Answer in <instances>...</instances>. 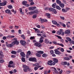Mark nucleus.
<instances>
[{"mask_svg":"<svg viewBox=\"0 0 74 74\" xmlns=\"http://www.w3.org/2000/svg\"><path fill=\"white\" fill-rule=\"evenodd\" d=\"M13 42H12L11 44H8V42H6V45L7 47H10V48H11L14 46L15 44H16V45H18L19 44V42L17 40V38H14L13 39Z\"/></svg>","mask_w":74,"mask_h":74,"instance_id":"obj_1","label":"nucleus"},{"mask_svg":"<svg viewBox=\"0 0 74 74\" xmlns=\"http://www.w3.org/2000/svg\"><path fill=\"white\" fill-rule=\"evenodd\" d=\"M1 1L0 0V6H5L7 5V1L5 0H4L3 2L1 3Z\"/></svg>","mask_w":74,"mask_h":74,"instance_id":"obj_2","label":"nucleus"},{"mask_svg":"<svg viewBox=\"0 0 74 74\" xmlns=\"http://www.w3.org/2000/svg\"><path fill=\"white\" fill-rule=\"evenodd\" d=\"M14 64V62L12 61H10L9 62V64L8 65V67H10V68H11V67H15V65H14L12 66L10 65V64Z\"/></svg>","mask_w":74,"mask_h":74,"instance_id":"obj_3","label":"nucleus"},{"mask_svg":"<svg viewBox=\"0 0 74 74\" xmlns=\"http://www.w3.org/2000/svg\"><path fill=\"white\" fill-rule=\"evenodd\" d=\"M23 68L24 69H23L24 71V72H27V69H28V66L25 65H24L23 66Z\"/></svg>","mask_w":74,"mask_h":74,"instance_id":"obj_4","label":"nucleus"},{"mask_svg":"<svg viewBox=\"0 0 74 74\" xmlns=\"http://www.w3.org/2000/svg\"><path fill=\"white\" fill-rule=\"evenodd\" d=\"M49 11H50L53 12L54 14H56L57 13V11H56V10L55 9H54L53 8H49Z\"/></svg>","mask_w":74,"mask_h":74,"instance_id":"obj_5","label":"nucleus"},{"mask_svg":"<svg viewBox=\"0 0 74 74\" xmlns=\"http://www.w3.org/2000/svg\"><path fill=\"white\" fill-rule=\"evenodd\" d=\"M29 61H31L32 62H36L37 59L35 58H30L29 59Z\"/></svg>","mask_w":74,"mask_h":74,"instance_id":"obj_6","label":"nucleus"},{"mask_svg":"<svg viewBox=\"0 0 74 74\" xmlns=\"http://www.w3.org/2000/svg\"><path fill=\"white\" fill-rule=\"evenodd\" d=\"M34 45L38 47H42V45L40 43H38L37 42H36L34 43Z\"/></svg>","mask_w":74,"mask_h":74,"instance_id":"obj_7","label":"nucleus"},{"mask_svg":"<svg viewBox=\"0 0 74 74\" xmlns=\"http://www.w3.org/2000/svg\"><path fill=\"white\" fill-rule=\"evenodd\" d=\"M55 53L56 55H61V53L59 51L58 49H56L54 50Z\"/></svg>","mask_w":74,"mask_h":74,"instance_id":"obj_8","label":"nucleus"},{"mask_svg":"<svg viewBox=\"0 0 74 74\" xmlns=\"http://www.w3.org/2000/svg\"><path fill=\"white\" fill-rule=\"evenodd\" d=\"M20 43L23 46H24L26 45V42L25 41H23V40H21L20 41Z\"/></svg>","mask_w":74,"mask_h":74,"instance_id":"obj_9","label":"nucleus"},{"mask_svg":"<svg viewBox=\"0 0 74 74\" xmlns=\"http://www.w3.org/2000/svg\"><path fill=\"white\" fill-rule=\"evenodd\" d=\"M5 12L6 13L8 14H10V15H11L12 13L11 12V10L9 9H7L5 10Z\"/></svg>","mask_w":74,"mask_h":74,"instance_id":"obj_10","label":"nucleus"},{"mask_svg":"<svg viewBox=\"0 0 74 74\" xmlns=\"http://www.w3.org/2000/svg\"><path fill=\"white\" fill-rule=\"evenodd\" d=\"M53 61L52 60H50V61H49L47 64L48 65H49V66H52V62Z\"/></svg>","mask_w":74,"mask_h":74,"instance_id":"obj_11","label":"nucleus"},{"mask_svg":"<svg viewBox=\"0 0 74 74\" xmlns=\"http://www.w3.org/2000/svg\"><path fill=\"white\" fill-rule=\"evenodd\" d=\"M64 33L66 34H70V31L69 29L67 30Z\"/></svg>","mask_w":74,"mask_h":74,"instance_id":"obj_12","label":"nucleus"},{"mask_svg":"<svg viewBox=\"0 0 74 74\" xmlns=\"http://www.w3.org/2000/svg\"><path fill=\"white\" fill-rule=\"evenodd\" d=\"M36 7L34 6L33 7H29V10H34V9H36Z\"/></svg>","mask_w":74,"mask_h":74,"instance_id":"obj_13","label":"nucleus"},{"mask_svg":"<svg viewBox=\"0 0 74 74\" xmlns=\"http://www.w3.org/2000/svg\"><path fill=\"white\" fill-rule=\"evenodd\" d=\"M53 61L54 62L56 63H58V60L56 58H53Z\"/></svg>","mask_w":74,"mask_h":74,"instance_id":"obj_14","label":"nucleus"},{"mask_svg":"<svg viewBox=\"0 0 74 74\" xmlns=\"http://www.w3.org/2000/svg\"><path fill=\"white\" fill-rule=\"evenodd\" d=\"M60 31L61 32V35L62 36H63L64 35V33L63 31V29H60Z\"/></svg>","mask_w":74,"mask_h":74,"instance_id":"obj_15","label":"nucleus"},{"mask_svg":"<svg viewBox=\"0 0 74 74\" xmlns=\"http://www.w3.org/2000/svg\"><path fill=\"white\" fill-rule=\"evenodd\" d=\"M20 55L22 57H25V54L23 52H21L20 53Z\"/></svg>","mask_w":74,"mask_h":74,"instance_id":"obj_16","label":"nucleus"},{"mask_svg":"<svg viewBox=\"0 0 74 74\" xmlns=\"http://www.w3.org/2000/svg\"><path fill=\"white\" fill-rule=\"evenodd\" d=\"M41 67V66H35L34 68V70H35V71H36V70H38V69L39 68V67Z\"/></svg>","mask_w":74,"mask_h":74,"instance_id":"obj_17","label":"nucleus"},{"mask_svg":"<svg viewBox=\"0 0 74 74\" xmlns=\"http://www.w3.org/2000/svg\"><path fill=\"white\" fill-rule=\"evenodd\" d=\"M61 64L62 65H67V62H62Z\"/></svg>","mask_w":74,"mask_h":74,"instance_id":"obj_18","label":"nucleus"},{"mask_svg":"<svg viewBox=\"0 0 74 74\" xmlns=\"http://www.w3.org/2000/svg\"><path fill=\"white\" fill-rule=\"evenodd\" d=\"M45 16H47L48 18H51V14L48 13H46L45 14Z\"/></svg>","mask_w":74,"mask_h":74,"instance_id":"obj_19","label":"nucleus"},{"mask_svg":"<svg viewBox=\"0 0 74 74\" xmlns=\"http://www.w3.org/2000/svg\"><path fill=\"white\" fill-rule=\"evenodd\" d=\"M59 5L61 8H64V4L63 3H60L59 4Z\"/></svg>","mask_w":74,"mask_h":74,"instance_id":"obj_20","label":"nucleus"},{"mask_svg":"<svg viewBox=\"0 0 74 74\" xmlns=\"http://www.w3.org/2000/svg\"><path fill=\"white\" fill-rule=\"evenodd\" d=\"M34 12V14H38V11L37 10H35L34 11H33Z\"/></svg>","mask_w":74,"mask_h":74,"instance_id":"obj_21","label":"nucleus"},{"mask_svg":"<svg viewBox=\"0 0 74 74\" xmlns=\"http://www.w3.org/2000/svg\"><path fill=\"white\" fill-rule=\"evenodd\" d=\"M27 3V1H23L22 2V4H23V5H26Z\"/></svg>","mask_w":74,"mask_h":74,"instance_id":"obj_22","label":"nucleus"},{"mask_svg":"<svg viewBox=\"0 0 74 74\" xmlns=\"http://www.w3.org/2000/svg\"><path fill=\"white\" fill-rule=\"evenodd\" d=\"M52 7H53V8H55L56 6V4L55 3H53L52 4Z\"/></svg>","mask_w":74,"mask_h":74,"instance_id":"obj_23","label":"nucleus"},{"mask_svg":"<svg viewBox=\"0 0 74 74\" xmlns=\"http://www.w3.org/2000/svg\"><path fill=\"white\" fill-rule=\"evenodd\" d=\"M19 10L21 12V14H24V12H22V9L20 8Z\"/></svg>","mask_w":74,"mask_h":74,"instance_id":"obj_24","label":"nucleus"},{"mask_svg":"<svg viewBox=\"0 0 74 74\" xmlns=\"http://www.w3.org/2000/svg\"><path fill=\"white\" fill-rule=\"evenodd\" d=\"M52 69H54V70H55V72L56 73H58V71H57V70H56V68H55L53 67H52Z\"/></svg>","mask_w":74,"mask_h":74,"instance_id":"obj_25","label":"nucleus"},{"mask_svg":"<svg viewBox=\"0 0 74 74\" xmlns=\"http://www.w3.org/2000/svg\"><path fill=\"white\" fill-rule=\"evenodd\" d=\"M56 3L57 4H61V1H60L59 0H56Z\"/></svg>","mask_w":74,"mask_h":74,"instance_id":"obj_26","label":"nucleus"},{"mask_svg":"<svg viewBox=\"0 0 74 74\" xmlns=\"http://www.w3.org/2000/svg\"><path fill=\"white\" fill-rule=\"evenodd\" d=\"M64 58L65 60H70V58L68 57H64Z\"/></svg>","mask_w":74,"mask_h":74,"instance_id":"obj_27","label":"nucleus"},{"mask_svg":"<svg viewBox=\"0 0 74 74\" xmlns=\"http://www.w3.org/2000/svg\"><path fill=\"white\" fill-rule=\"evenodd\" d=\"M40 21L41 23H43V22H44V19H42L41 18H40Z\"/></svg>","mask_w":74,"mask_h":74,"instance_id":"obj_28","label":"nucleus"},{"mask_svg":"<svg viewBox=\"0 0 74 74\" xmlns=\"http://www.w3.org/2000/svg\"><path fill=\"white\" fill-rule=\"evenodd\" d=\"M56 9H57V10H61V8H60V7L58 5L56 6Z\"/></svg>","mask_w":74,"mask_h":74,"instance_id":"obj_29","label":"nucleus"},{"mask_svg":"<svg viewBox=\"0 0 74 74\" xmlns=\"http://www.w3.org/2000/svg\"><path fill=\"white\" fill-rule=\"evenodd\" d=\"M11 53L12 54H14V55H16V52L14 51H12L11 52Z\"/></svg>","mask_w":74,"mask_h":74,"instance_id":"obj_30","label":"nucleus"},{"mask_svg":"<svg viewBox=\"0 0 74 74\" xmlns=\"http://www.w3.org/2000/svg\"><path fill=\"white\" fill-rule=\"evenodd\" d=\"M43 42H44V40L40 39V40L39 41V42H40V43H42Z\"/></svg>","mask_w":74,"mask_h":74,"instance_id":"obj_31","label":"nucleus"},{"mask_svg":"<svg viewBox=\"0 0 74 74\" xmlns=\"http://www.w3.org/2000/svg\"><path fill=\"white\" fill-rule=\"evenodd\" d=\"M34 30H35V32H36V31H37V32L38 33H40V31L39 30H38V29H36L35 28H34Z\"/></svg>","mask_w":74,"mask_h":74,"instance_id":"obj_32","label":"nucleus"},{"mask_svg":"<svg viewBox=\"0 0 74 74\" xmlns=\"http://www.w3.org/2000/svg\"><path fill=\"white\" fill-rule=\"evenodd\" d=\"M66 38L67 40L69 41H71V39L70 38H69V37H67Z\"/></svg>","mask_w":74,"mask_h":74,"instance_id":"obj_33","label":"nucleus"},{"mask_svg":"<svg viewBox=\"0 0 74 74\" xmlns=\"http://www.w3.org/2000/svg\"><path fill=\"white\" fill-rule=\"evenodd\" d=\"M38 53L40 54H43L44 53V52L42 51H38Z\"/></svg>","mask_w":74,"mask_h":74,"instance_id":"obj_34","label":"nucleus"},{"mask_svg":"<svg viewBox=\"0 0 74 74\" xmlns=\"http://www.w3.org/2000/svg\"><path fill=\"white\" fill-rule=\"evenodd\" d=\"M30 54H31V52H30V51H27V55H30Z\"/></svg>","mask_w":74,"mask_h":74,"instance_id":"obj_35","label":"nucleus"},{"mask_svg":"<svg viewBox=\"0 0 74 74\" xmlns=\"http://www.w3.org/2000/svg\"><path fill=\"white\" fill-rule=\"evenodd\" d=\"M22 61L23 62H25V58H21Z\"/></svg>","mask_w":74,"mask_h":74,"instance_id":"obj_36","label":"nucleus"},{"mask_svg":"<svg viewBox=\"0 0 74 74\" xmlns=\"http://www.w3.org/2000/svg\"><path fill=\"white\" fill-rule=\"evenodd\" d=\"M52 22L54 25H56L57 24V22L55 21H52Z\"/></svg>","mask_w":74,"mask_h":74,"instance_id":"obj_37","label":"nucleus"},{"mask_svg":"<svg viewBox=\"0 0 74 74\" xmlns=\"http://www.w3.org/2000/svg\"><path fill=\"white\" fill-rule=\"evenodd\" d=\"M0 56H1V57L0 58V59H3V57H4V55L3 54H1V53H0Z\"/></svg>","mask_w":74,"mask_h":74,"instance_id":"obj_38","label":"nucleus"},{"mask_svg":"<svg viewBox=\"0 0 74 74\" xmlns=\"http://www.w3.org/2000/svg\"><path fill=\"white\" fill-rule=\"evenodd\" d=\"M21 37L24 40H25V35H22Z\"/></svg>","mask_w":74,"mask_h":74,"instance_id":"obj_39","label":"nucleus"},{"mask_svg":"<svg viewBox=\"0 0 74 74\" xmlns=\"http://www.w3.org/2000/svg\"><path fill=\"white\" fill-rule=\"evenodd\" d=\"M62 11L63 12H67V10H65V9L64 8H63L62 9Z\"/></svg>","mask_w":74,"mask_h":74,"instance_id":"obj_40","label":"nucleus"},{"mask_svg":"<svg viewBox=\"0 0 74 74\" xmlns=\"http://www.w3.org/2000/svg\"><path fill=\"white\" fill-rule=\"evenodd\" d=\"M8 8L9 9H11V8H12V6L11 5H9L8 6Z\"/></svg>","mask_w":74,"mask_h":74,"instance_id":"obj_41","label":"nucleus"},{"mask_svg":"<svg viewBox=\"0 0 74 74\" xmlns=\"http://www.w3.org/2000/svg\"><path fill=\"white\" fill-rule=\"evenodd\" d=\"M61 32L60 31H58L57 32V34H58L59 35H60L61 34Z\"/></svg>","mask_w":74,"mask_h":74,"instance_id":"obj_42","label":"nucleus"},{"mask_svg":"<svg viewBox=\"0 0 74 74\" xmlns=\"http://www.w3.org/2000/svg\"><path fill=\"white\" fill-rule=\"evenodd\" d=\"M56 37H58V39H62V37L60 36H59L58 35H55Z\"/></svg>","mask_w":74,"mask_h":74,"instance_id":"obj_43","label":"nucleus"},{"mask_svg":"<svg viewBox=\"0 0 74 74\" xmlns=\"http://www.w3.org/2000/svg\"><path fill=\"white\" fill-rule=\"evenodd\" d=\"M58 45H60V46H61L62 47H64V45L63 44H59L58 43Z\"/></svg>","mask_w":74,"mask_h":74,"instance_id":"obj_44","label":"nucleus"},{"mask_svg":"<svg viewBox=\"0 0 74 74\" xmlns=\"http://www.w3.org/2000/svg\"><path fill=\"white\" fill-rule=\"evenodd\" d=\"M29 15H33V14H34V12H29Z\"/></svg>","mask_w":74,"mask_h":74,"instance_id":"obj_45","label":"nucleus"},{"mask_svg":"<svg viewBox=\"0 0 74 74\" xmlns=\"http://www.w3.org/2000/svg\"><path fill=\"white\" fill-rule=\"evenodd\" d=\"M45 43H46V44H48V43H49V41L47 42V41H48V40H47V39H45Z\"/></svg>","mask_w":74,"mask_h":74,"instance_id":"obj_46","label":"nucleus"},{"mask_svg":"<svg viewBox=\"0 0 74 74\" xmlns=\"http://www.w3.org/2000/svg\"><path fill=\"white\" fill-rule=\"evenodd\" d=\"M42 56L43 57H47V55L45 53H44L42 55Z\"/></svg>","mask_w":74,"mask_h":74,"instance_id":"obj_47","label":"nucleus"},{"mask_svg":"<svg viewBox=\"0 0 74 74\" xmlns=\"http://www.w3.org/2000/svg\"><path fill=\"white\" fill-rule=\"evenodd\" d=\"M60 51H61V52H64V49H63V48H61L60 49Z\"/></svg>","mask_w":74,"mask_h":74,"instance_id":"obj_48","label":"nucleus"},{"mask_svg":"<svg viewBox=\"0 0 74 74\" xmlns=\"http://www.w3.org/2000/svg\"><path fill=\"white\" fill-rule=\"evenodd\" d=\"M22 52V50L21 49H19L17 51V53H20Z\"/></svg>","mask_w":74,"mask_h":74,"instance_id":"obj_49","label":"nucleus"},{"mask_svg":"<svg viewBox=\"0 0 74 74\" xmlns=\"http://www.w3.org/2000/svg\"><path fill=\"white\" fill-rule=\"evenodd\" d=\"M50 52L51 53V55L53 54V53H54V52H53V50H51L50 51Z\"/></svg>","mask_w":74,"mask_h":74,"instance_id":"obj_50","label":"nucleus"},{"mask_svg":"<svg viewBox=\"0 0 74 74\" xmlns=\"http://www.w3.org/2000/svg\"><path fill=\"white\" fill-rule=\"evenodd\" d=\"M36 56L37 57H41V55L40 54L37 53L36 54Z\"/></svg>","mask_w":74,"mask_h":74,"instance_id":"obj_51","label":"nucleus"},{"mask_svg":"<svg viewBox=\"0 0 74 74\" xmlns=\"http://www.w3.org/2000/svg\"><path fill=\"white\" fill-rule=\"evenodd\" d=\"M27 70L29 71V72H31V71H32V69H30L29 68V66H28V68Z\"/></svg>","mask_w":74,"mask_h":74,"instance_id":"obj_52","label":"nucleus"},{"mask_svg":"<svg viewBox=\"0 0 74 74\" xmlns=\"http://www.w3.org/2000/svg\"><path fill=\"white\" fill-rule=\"evenodd\" d=\"M34 2H32L30 3V5H34Z\"/></svg>","mask_w":74,"mask_h":74,"instance_id":"obj_53","label":"nucleus"},{"mask_svg":"<svg viewBox=\"0 0 74 74\" xmlns=\"http://www.w3.org/2000/svg\"><path fill=\"white\" fill-rule=\"evenodd\" d=\"M3 62H4V61L2 59L0 60V63H3Z\"/></svg>","mask_w":74,"mask_h":74,"instance_id":"obj_54","label":"nucleus"},{"mask_svg":"<svg viewBox=\"0 0 74 74\" xmlns=\"http://www.w3.org/2000/svg\"><path fill=\"white\" fill-rule=\"evenodd\" d=\"M33 18H36L37 17V15H34L33 16Z\"/></svg>","mask_w":74,"mask_h":74,"instance_id":"obj_55","label":"nucleus"},{"mask_svg":"<svg viewBox=\"0 0 74 74\" xmlns=\"http://www.w3.org/2000/svg\"><path fill=\"white\" fill-rule=\"evenodd\" d=\"M11 35H8L7 36V38H11Z\"/></svg>","mask_w":74,"mask_h":74,"instance_id":"obj_56","label":"nucleus"},{"mask_svg":"<svg viewBox=\"0 0 74 74\" xmlns=\"http://www.w3.org/2000/svg\"><path fill=\"white\" fill-rule=\"evenodd\" d=\"M34 38V37L33 36V37H31L30 38V40H33Z\"/></svg>","mask_w":74,"mask_h":74,"instance_id":"obj_57","label":"nucleus"},{"mask_svg":"<svg viewBox=\"0 0 74 74\" xmlns=\"http://www.w3.org/2000/svg\"><path fill=\"white\" fill-rule=\"evenodd\" d=\"M62 73H63V70H62V69L61 70V71L59 72V74H61Z\"/></svg>","mask_w":74,"mask_h":74,"instance_id":"obj_58","label":"nucleus"},{"mask_svg":"<svg viewBox=\"0 0 74 74\" xmlns=\"http://www.w3.org/2000/svg\"><path fill=\"white\" fill-rule=\"evenodd\" d=\"M56 42V41H53L52 42L53 43V44H54L56 45L57 44V42Z\"/></svg>","mask_w":74,"mask_h":74,"instance_id":"obj_59","label":"nucleus"},{"mask_svg":"<svg viewBox=\"0 0 74 74\" xmlns=\"http://www.w3.org/2000/svg\"><path fill=\"white\" fill-rule=\"evenodd\" d=\"M7 38L5 36H4L3 38V40H6Z\"/></svg>","mask_w":74,"mask_h":74,"instance_id":"obj_60","label":"nucleus"},{"mask_svg":"<svg viewBox=\"0 0 74 74\" xmlns=\"http://www.w3.org/2000/svg\"><path fill=\"white\" fill-rule=\"evenodd\" d=\"M60 41L62 42V43H63V42H64V40H63V39H62L60 40Z\"/></svg>","mask_w":74,"mask_h":74,"instance_id":"obj_61","label":"nucleus"},{"mask_svg":"<svg viewBox=\"0 0 74 74\" xmlns=\"http://www.w3.org/2000/svg\"><path fill=\"white\" fill-rule=\"evenodd\" d=\"M66 10L67 11H69L70 10V8H66Z\"/></svg>","mask_w":74,"mask_h":74,"instance_id":"obj_62","label":"nucleus"},{"mask_svg":"<svg viewBox=\"0 0 74 74\" xmlns=\"http://www.w3.org/2000/svg\"><path fill=\"white\" fill-rule=\"evenodd\" d=\"M66 26L67 27H70V25L68 23H66Z\"/></svg>","mask_w":74,"mask_h":74,"instance_id":"obj_63","label":"nucleus"},{"mask_svg":"<svg viewBox=\"0 0 74 74\" xmlns=\"http://www.w3.org/2000/svg\"><path fill=\"white\" fill-rule=\"evenodd\" d=\"M52 33H56V31H55V30H53L52 32Z\"/></svg>","mask_w":74,"mask_h":74,"instance_id":"obj_64","label":"nucleus"}]
</instances>
